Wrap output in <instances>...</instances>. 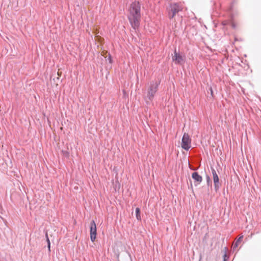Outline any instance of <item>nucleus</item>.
<instances>
[{
    "mask_svg": "<svg viewBox=\"0 0 261 261\" xmlns=\"http://www.w3.org/2000/svg\"><path fill=\"white\" fill-rule=\"evenodd\" d=\"M128 19L132 27L136 30L139 28L141 21V5L139 2H132L128 9Z\"/></svg>",
    "mask_w": 261,
    "mask_h": 261,
    "instance_id": "obj_1",
    "label": "nucleus"
},
{
    "mask_svg": "<svg viewBox=\"0 0 261 261\" xmlns=\"http://www.w3.org/2000/svg\"><path fill=\"white\" fill-rule=\"evenodd\" d=\"M160 84V81H156L150 82L146 95L147 98L150 101H152L153 100Z\"/></svg>",
    "mask_w": 261,
    "mask_h": 261,
    "instance_id": "obj_2",
    "label": "nucleus"
},
{
    "mask_svg": "<svg viewBox=\"0 0 261 261\" xmlns=\"http://www.w3.org/2000/svg\"><path fill=\"white\" fill-rule=\"evenodd\" d=\"M182 8L177 3L171 4L167 9L168 17L170 19H172L176 14L181 11Z\"/></svg>",
    "mask_w": 261,
    "mask_h": 261,
    "instance_id": "obj_3",
    "label": "nucleus"
},
{
    "mask_svg": "<svg viewBox=\"0 0 261 261\" xmlns=\"http://www.w3.org/2000/svg\"><path fill=\"white\" fill-rule=\"evenodd\" d=\"M191 139L188 134L184 133L181 140V147L186 150H188L191 147Z\"/></svg>",
    "mask_w": 261,
    "mask_h": 261,
    "instance_id": "obj_4",
    "label": "nucleus"
},
{
    "mask_svg": "<svg viewBox=\"0 0 261 261\" xmlns=\"http://www.w3.org/2000/svg\"><path fill=\"white\" fill-rule=\"evenodd\" d=\"M211 171L213 175L215 190L217 192L220 189L221 184L219 182L218 174L215 169L214 168L211 167Z\"/></svg>",
    "mask_w": 261,
    "mask_h": 261,
    "instance_id": "obj_5",
    "label": "nucleus"
},
{
    "mask_svg": "<svg viewBox=\"0 0 261 261\" xmlns=\"http://www.w3.org/2000/svg\"><path fill=\"white\" fill-rule=\"evenodd\" d=\"M90 240L93 242L95 241L97 234L96 225L95 221L92 220L90 222Z\"/></svg>",
    "mask_w": 261,
    "mask_h": 261,
    "instance_id": "obj_6",
    "label": "nucleus"
},
{
    "mask_svg": "<svg viewBox=\"0 0 261 261\" xmlns=\"http://www.w3.org/2000/svg\"><path fill=\"white\" fill-rule=\"evenodd\" d=\"M172 60L176 64H182L184 62V57L181 56L175 49L174 51V56H172Z\"/></svg>",
    "mask_w": 261,
    "mask_h": 261,
    "instance_id": "obj_7",
    "label": "nucleus"
},
{
    "mask_svg": "<svg viewBox=\"0 0 261 261\" xmlns=\"http://www.w3.org/2000/svg\"><path fill=\"white\" fill-rule=\"evenodd\" d=\"M192 177L195 181L198 182V184L200 183L202 180V176L196 172H194L192 174Z\"/></svg>",
    "mask_w": 261,
    "mask_h": 261,
    "instance_id": "obj_8",
    "label": "nucleus"
},
{
    "mask_svg": "<svg viewBox=\"0 0 261 261\" xmlns=\"http://www.w3.org/2000/svg\"><path fill=\"white\" fill-rule=\"evenodd\" d=\"M136 218L138 220H141L140 210L139 207H137L135 211Z\"/></svg>",
    "mask_w": 261,
    "mask_h": 261,
    "instance_id": "obj_9",
    "label": "nucleus"
},
{
    "mask_svg": "<svg viewBox=\"0 0 261 261\" xmlns=\"http://www.w3.org/2000/svg\"><path fill=\"white\" fill-rule=\"evenodd\" d=\"M45 238H46V242L47 243L48 250L50 252V242L47 232H46V233H45Z\"/></svg>",
    "mask_w": 261,
    "mask_h": 261,
    "instance_id": "obj_10",
    "label": "nucleus"
},
{
    "mask_svg": "<svg viewBox=\"0 0 261 261\" xmlns=\"http://www.w3.org/2000/svg\"><path fill=\"white\" fill-rule=\"evenodd\" d=\"M243 238V236H240L238 239V240L236 241V242L235 243L234 247H238V246L239 245V244L241 242V241H242Z\"/></svg>",
    "mask_w": 261,
    "mask_h": 261,
    "instance_id": "obj_11",
    "label": "nucleus"
},
{
    "mask_svg": "<svg viewBox=\"0 0 261 261\" xmlns=\"http://www.w3.org/2000/svg\"><path fill=\"white\" fill-rule=\"evenodd\" d=\"M62 153L63 155L65 157H66V158H69V152L68 151H66V150H62Z\"/></svg>",
    "mask_w": 261,
    "mask_h": 261,
    "instance_id": "obj_12",
    "label": "nucleus"
},
{
    "mask_svg": "<svg viewBox=\"0 0 261 261\" xmlns=\"http://www.w3.org/2000/svg\"><path fill=\"white\" fill-rule=\"evenodd\" d=\"M210 180H211L210 177L208 176H207V177H206V181H207V182L208 184L210 182Z\"/></svg>",
    "mask_w": 261,
    "mask_h": 261,
    "instance_id": "obj_13",
    "label": "nucleus"
},
{
    "mask_svg": "<svg viewBox=\"0 0 261 261\" xmlns=\"http://www.w3.org/2000/svg\"><path fill=\"white\" fill-rule=\"evenodd\" d=\"M226 257V254H225L224 255V260L225 261V257Z\"/></svg>",
    "mask_w": 261,
    "mask_h": 261,
    "instance_id": "obj_14",
    "label": "nucleus"
},
{
    "mask_svg": "<svg viewBox=\"0 0 261 261\" xmlns=\"http://www.w3.org/2000/svg\"><path fill=\"white\" fill-rule=\"evenodd\" d=\"M222 24H223V25H226V22H222Z\"/></svg>",
    "mask_w": 261,
    "mask_h": 261,
    "instance_id": "obj_15",
    "label": "nucleus"
},
{
    "mask_svg": "<svg viewBox=\"0 0 261 261\" xmlns=\"http://www.w3.org/2000/svg\"><path fill=\"white\" fill-rule=\"evenodd\" d=\"M110 62L111 63V56H109Z\"/></svg>",
    "mask_w": 261,
    "mask_h": 261,
    "instance_id": "obj_16",
    "label": "nucleus"
},
{
    "mask_svg": "<svg viewBox=\"0 0 261 261\" xmlns=\"http://www.w3.org/2000/svg\"><path fill=\"white\" fill-rule=\"evenodd\" d=\"M146 103H149V102L148 101H146Z\"/></svg>",
    "mask_w": 261,
    "mask_h": 261,
    "instance_id": "obj_17",
    "label": "nucleus"
}]
</instances>
